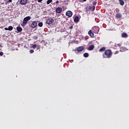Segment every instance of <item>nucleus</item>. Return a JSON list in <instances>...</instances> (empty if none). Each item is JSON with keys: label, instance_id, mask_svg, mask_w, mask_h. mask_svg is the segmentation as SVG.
Returning <instances> with one entry per match:
<instances>
[{"label": "nucleus", "instance_id": "24", "mask_svg": "<svg viewBox=\"0 0 129 129\" xmlns=\"http://www.w3.org/2000/svg\"><path fill=\"white\" fill-rule=\"evenodd\" d=\"M97 2H96V1H94L93 2V5L94 6H95L96 5H97Z\"/></svg>", "mask_w": 129, "mask_h": 129}, {"label": "nucleus", "instance_id": "25", "mask_svg": "<svg viewBox=\"0 0 129 129\" xmlns=\"http://www.w3.org/2000/svg\"><path fill=\"white\" fill-rule=\"evenodd\" d=\"M30 54H33V53H34V50L33 49H31L30 50Z\"/></svg>", "mask_w": 129, "mask_h": 129}, {"label": "nucleus", "instance_id": "8", "mask_svg": "<svg viewBox=\"0 0 129 129\" xmlns=\"http://www.w3.org/2000/svg\"><path fill=\"white\" fill-rule=\"evenodd\" d=\"M31 28H36V27H37V22H36V21H33V22L31 24Z\"/></svg>", "mask_w": 129, "mask_h": 129}, {"label": "nucleus", "instance_id": "33", "mask_svg": "<svg viewBox=\"0 0 129 129\" xmlns=\"http://www.w3.org/2000/svg\"><path fill=\"white\" fill-rule=\"evenodd\" d=\"M9 3H12V0H9Z\"/></svg>", "mask_w": 129, "mask_h": 129}, {"label": "nucleus", "instance_id": "9", "mask_svg": "<svg viewBox=\"0 0 129 129\" xmlns=\"http://www.w3.org/2000/svg\"><path fill=\"white\" fill-rule=\"evenodd\" d=\"M88 35H89V36H91V38H94V33L92 32V31L89 30L88 31Z\"/></svg>", "mask_w": 129, "mask_h": 129}, {"label": "nucleus", "instance_id": "31", "mask_svg": "<svg viewBox=\"0 0 129 129\" xmlns=\"http://www.w3.org/2000/svg\"><path fill=\"white\" fill-rule=\"evenodd\" d=\"M69 29H73V26H70Z\"/></svg>", "mask_w": 129, "mask_h": 129}, {"label": "nucleus", "instance_id": "11", "mask_svg": "<svg viewBox=\"0 0 129 129\" xmlns=\"http://www.w3.org/2000/svg\"><path fill=\"white\" fill-rule=\"evenodd\" d=\"M16 30L19 33H20L23 31V28H22L21 27L18 26L16 27Z\"/></svg>", "mask_w": 129, "mask_h": 129}, {"label": "nucleus", "instance_id": "13", "mask_svg": "<svg viewBox=\"0 0 129 129\" xmlns=\"http://www.w3.org/2000/svg\"><path fill=\"white\" fill-rule=\"evenodd\" d=\"M126 51V48L124 47H121L120 49V52H125Z\"/></svg>", "mask_w": 129, "mask_h": 129}, {"label": "nucleus", "instance_id": "16", "mask_svg": "<svg viewBox=\"0 0 129 129\" xmlns=\"http://www.w3.org/2000/svg\"><path fill=\"white\" fill-rule=\"evenodd\" d=\"M116 18H117V19H120V18H121V14L119 13H117L116 15Z\"/></svg>", "mask_w": 129, "mask_h": 129}, {"label": "nucleus", "instance_id": "34", "mask_svg": "<svg viewBox=\"0 0 129 129\" xmlns=\"http://www.w3.org/2000/svg\"><path fill=\"white\" fill-rule=\"evenodd\" d=\"M34 37L36 39H38V37L37 36H34Z\"/></svg>", "mask_w": 129, "mask_h": 129}, {"label": "nucleus", "instance_id": "29", "mask_svg": "<svg viewBox=\"0 0 129 129\" xmlns=\"http://www.w3.org/2000/svg\"><path fill=\"white\" fill-rule=\"evenodd\" d=\"M5 30L6 31H9V28H5Z\"/></svg>", "mask_w": 129, "mask_h": 129}, {"label": "nucleus", "instance_id": "4", "mask_svg": "<svg viewBox=\"0 0 129 129\" xmlns=\"http://www.w3.org/2000/svg\"><path fill=\"white\" fill-rule=\"evenodd\" d=\"M84 50V47L83 46H79L78 47H77L76 49L75 50V51L76 52H82Z\"/></svg>", "mask_w": 129, "mask_h": 129}, {"label": "nucleus", "instance_id": "36", "mask_svg": "<svg viewBox=\"0 0 129 129\" xmlns=\"http://www.w3.org/2000/svg\"><path fill=\"white\" fill-rule=\"evenodd\" d=\"M104 1H107V0H104Z\"/></svg>", "mask_w": 129, "mask_h": 129}, {"label": "nucleus", "instance_id": "1", "mask_svg": "<svg viewBox=\"0 0 129 129\" xmlns=\"http://www.w3.org/2000/svg\"><path fill=\"white\" fill-rule=\"evenodd\" d=\"M103 58H111L112 56V52L110 49H107L105 51V52L102 54Z\"/></svg>", "mask_w": 129, "mask_h": 129}, {"label": "nucleus", "instance_id": "28", "mask_svg": "<svg viewBox=\"0 0 129 129\" xmlns=\"http://www.w3.org/2000/svg\"><path fill=\"white\" fill-rule=\"evenodd\" d=\"M95 10V6H93V11Z\"/></svg>", "mask_w": 129, "mask_h": 129}, {"label": "nucleus", "instance_id": "14", "mask_svg": "<svg viewBox=\"0 0 129 129\" xmlns=\"http://www.w3.org/2000/svg\"><path fill=\"white\" fill-rule=\"evenodd\" d=\"M122 38H127V34L125 33H123L121 34Z\"/></svg>", "mask_w": 129, "mask_h": 129}, {"label": "nucleus", "instance_id": "7", "mask_svg": "<svg viewBox=\"0 0 129 129\" xmlns=\"http://www.w3.org/2000/svg\"><path fill=\"white\" fill-rule=\"evenodd\" d=\"M27 3H28V0H20V5H22V6L26 5Z\"/></svg>", "mask_w": 129, "mask_h": 129}, {"label": "nucleus", "instance_id": "12", "mask_svg": "<svg viewBox=\"0 0 129 129\" xmlns=\"http://www.w3.org/2000/svg\"><path fill=\"white\" fill-rule=\"evenodd\" d=\"M74 21L75 22V23H78V22H79V17L76 16V17H75Z\"/></svg>", "mask_w": 129, "mask_h": 129}, {"label": "nucleus", "instance_id": "20", "mask_svg": "<svg viewBox=\"0 0 129 129\" xmlns=\"http://www.w3.org/2000/svg\"><path fill=\"white\" fill-rule=\"evenodd\" d=\"M14 29V27L13 26H10L8 28V31H13V29Z\"/></svg>", "mask_w": 129, "mask_h": 129}, {"label": "nucleus", "instance_id": "30", "mask_svg": "<svg viewBox=\"0 0 129 129\" xmlns=\"http://www.w3.org/2000/svg\"><path fill=\"white\" fill-rule=\"evenodd\" d=\"M115 54H118V51H116L115 52Z\"/></svg>", "mask_w": 129, "mask_h": 129}, {"label": "nucleus", "instance_id": "35", "mask_svg": "<svg viewBox=\"0 0 129 129\" xmlns=\"http://www.w3.org/2000/svg\"><path fill=\"white\" fill-rule=\"evenodd\" d=\"M87 0H83V2H86Z\"/></svg>", "mask_w": 129, "mask_h": 129}, {"label": "nucleus", "instance_id": "6", "mask_svg": "<svg viewBox=\"0 0 129 129\" xmlns=\"http://www.w3.org/2000/svg\"><path fill=\"white\" fill-rule=\"evenodd\" d=\"M55 12L57 14H61L62 13V9L60 7H57L55 9Z\"/></svg>", "mask_w": 129, "mask_h": 129}, {"label": "nucleus", "instance_id": "32", "mask_svg": "<svg viewBox=\"0 0 129 129\" xmlns=\"http://www.w3.org/2000/svg\"><path fill=\"white\" fill-rule=\"evenodd\" d=\"M55 4H59V1H56Z\"/></svg>", "mask_w": 129, "mask_h": 129}, {"label": "nucleus", "instance_id": "17", "mask_svg": "<svg viewBox=\"0 0 129 129\" xmlns=\"http://www.w3.org/2000/svg\"><path fill=\"white\" fill-rule=\"evenodd\" d=\"M84 57H85V58H87L88 57H89V54H88V53L87 52H85V53H84Z\"/></svg>", "mask_w": 129, "mask_h": 129}, {"label": "nucleus", "instance_id": "2", "mask_svg": "<svg viewBox=\"0 0 129 129\" xmlns=\"http://www.w3.org/2000/svg\"><path fill=\"white\" fill-rule=\"evenodd\" d=\"M30 20H31V17L30 16H27L24 18L21 26H22V27H25V26H26L28 23V21H30Z\"/></svg>", "mask_w": 129, "mask_h": 129}, {"label": "nucleus", "instance_id": "26", "mask_svg": "<svg viewBox=\"0 0 129 129\" xmlns=\"http://www.w3.org/2000/svg\"><path fill=\"white\" fill-rule=\"evenodd\" d=\"M4 55V52L3 51L0 52V56H3Z\"/></svg>", "mask_w": 129, "mask_h": 129}, {"label": "nucleus", "instance_id": "15", "mask_svg": "<svg viewBox=\"0 0 129 129\" xmlns=\"http://www.w3.org/2000/svg\"><path fill=\"white\" fill-rule=\"evenodd\" d=\"M93 49H94V45H90L88 48V50L89 51H91V50H93Z\"/></svg>", "mask_w": 129, "mask_h": 129}, {"label": "nucleus", "instance_id": "23", "mask_svg": "<svg viewBox=\"0 0 129 129\" xmlns=\"http://www.w3.org/2000/svg\"><path fill=\"white\" fill-rule=\"evenodd\" d=\"M32 48H33V49H36V48H37V44H34L32 46Z\"/></svg>", "mask_w": 129, "mask_h": 129}, {"label": "nucleus", "instance_id": "27", "mask_svg": "<svg viewBox=\"0 0 129 129\" xmlns=\"http://www.w3.org/2000/svg\"><path fill=\"white\" fill-rule=\"evenodd\" d=\"M43 0H38V3H41Z\"/></svg>", "mask_w": 129, "mask_h": 129}, {"label": "nucleus", "instance_id": "10", "mask_svg": "<svg viewBox=\"0 0 129 129\" xmlns=\"http://www.w3.org/2000/svg\"><path fill=\"white\" fill-rule=\"evenodd\" d=\"M93 29L95 31L94 33L95 34H97V33H98V32H99V28H98V27H96L94 28Z\"/></svg>", "mask_w": 129, "mask_h": 129}, {"label": "nucleus", "instance_id": "5", "mask_svg": "<svg viewBox=\"0 0 129 129\" xmlns=\"http://www.w3.org/2000/svg\"><path fill=\"white\" fill-rule=\"evenodd\" d=\"M66 15L67 17H69V18H71L73 15V13H72L71 11H68L66 12Z\"/></svg>", "mask_w": 129, "mask_h": 129}, {"label": "nucleus", "instance_id": "18", "mask_svg": "<svg viewBox=\"0 0 129 129\" xmlns=\"http://www.w3.org/2000/svg\"><path fill=\"white\" fill-rule=\"evenodd\" d=\"M120 6H123L124 5V1L123 0H119Z\"/></svg>", "mask_w": 129, "mask_h": 129}, {"label": "nucleus", "instance_id": "19", "mask_svg": "<svg viewBox=\"0 0 129 129\" xmlns=\"http://www.w3.org/2000/svg\"><path fill=\"white\" fill-rule=\"evenodd\" d=\"M104 51H105V47H103L99 49L100 52H104Z\"/></svg>", "mask_w": 129, "mask_h": 129}, {"label": "nucleus", "instance_id": "21", "mask_svg": "<svg viewBox=\"0 0 129 129\" xmlns=\"http://www.w3.org/2000/svg\"><path fill=\"white\" fill-rule=\"evenodd\" d=\"M52 1L53 0H48L46 2L47 5H50Z\"/></svg>", "mask_w": 129, "mask_h": 129}, {"label": "nucleus", "instance_id": "22", "mask_svg": "<svg viewBox=\"0 0 129 129\" xmlns=\"http://www.w3.org/2000/svg\"><path fill=\"white\" fill-rule=\"evenodd\" d=\"M38 26L40 27H43V23H42V22L39 23H38Z\"/></svg>", "mask_w": 129, "mask_h": 129}, {"label": "nucleus", "instance_id": "3", "mask_svg": "<svg viewBox=\"0 0 129 129\" xmlns=\"http://www.w3.org/2000/svg\"><path fill=\"white\" fill-rule=\"evenodd\" d=\"M53 23H54V20L52 18H49L48 19H47L46 23L47 25H51L52 24H53Z\"/></svg>", "mask_w": 129, "mask_h": 129}]
</instances>
